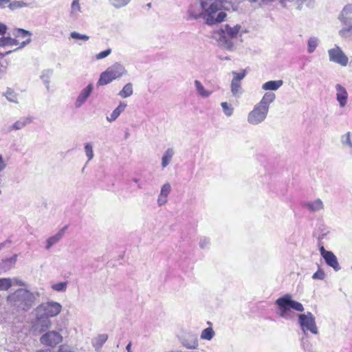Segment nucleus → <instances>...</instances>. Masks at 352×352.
<instances>
[{"label":"nucleus","instance_id":"nucleus-51","mask_svg":"<svg viewBox=\"0 0 352 352\" xmlns=\"http://www.w3.org/2000/svg\"><path fill=\"white\" fill-rule=\"evenodd\" d=\"M6 31H7V26L3 23H0V34L4 35L6 32Z\"/></svg>","mask_w":352,"mask_h":352},{"label":"nucleus","instance_id":"nucleus-24","mask_svg":"<svg viewBox=\"0 0 352 352\" xmlns=\"http://www.w3.org/2000/svg\"><path fill=\"white\" fill-rule=\"evenodd\" d=\"M126 107V104L124 102H120L118 107L112 112L110 117L107 118L109 122L114 121L118 118L122 112H123Z\"/></svg>","mask_w":352,"mask_h":352},{"label":"nucleus","instance_id":"nucleus-11","mask_svg":"<svg viewBox=\"0 0 352 352\" xmlns=\"http://www.w3.org/2000/svg\"><path fill=\"white\" fill-rule=\"evenodd\" d=\"M329 59L331 61L346 66L348 64V57L338 47L329 50Z\"/></svg>","mask_w":352,"mask_h":352},{"label":"nucleus","instance_id":"nucleus-57","mask_svg":"<svg viewBox=\"0 0 352 352\" xmlns=\"http://www.w3.org/2000/svg\"><path fill=\"white\" fill-rule=\"evenodd\" d=\"M131 343L127 344V346L126 347L127 352H129V351H131Z\"/></svg>","mask_w":352,"mask_h":352},{"label":"nucleus","instance_id":"nucleus-40","mask_svg":"<svg viewBox=\"0 0 352 352\" xmlns=\"http://www.w3.org/2000/svg\"><path fill=\"white\" fill-rule=\"evenodd\" d=\"M71 37L74 38V39H81V40H83V41H87L89 40V36H87V35H85V34H80L76 32H73L71 33L70 34Z\"/></svg>","mask_w":352,"mask_h":352},{"label":"nucleus","instance_id":"nucleus-17","mask_svg":"<svg viewBox=\"0 0 352 352\" xmlns=\"http://www.w3.org/2000/svg\"><path fill=\"white\" fill-rule=\"evenodd\" d=\"M326 262V263L333 268L335 271H339L340 270V266L338 263V259L335 254L330 252L327 255L324 256L323 258Z\"/></svg>","mask_w":352,"mask_h":352},{"label":"nucleus","instance_id":"nucleus-20","mask_svg":"<svg viewBox=\"0 0 352 352\" xmlns=\"http://www.w3.org/2000/svg\"><path fill=\"white\" fill-rule=\"evenodd\" d=\"M93 89V87L91 85H89L87 86L80 94L77 100H76V106L80 107L82 104L87 100V98L89 96Z\"/></svg>","mask_w":352,"mask_h":352},{"label":"nucleus","instance_id":"nucleus-8","mask_svg":"<svg viewBox=\"0 0 352 352\" xmlns=\"http://www.w3.org/2000/svg\"><path fill=\"white\" fill-rule=\"evenodd\" d=\"M62 341L63 336L59 331H48L40 338L41 344L51 347H55Z\"/></svg>","mask_w":352,"mask_h":352},{"label":"nucleus","instance_id":"nucleus-19","mask_svg":"<svg viewBox=\"0 0 352 352\" xmlns=\"http://www.w3.org/2000/svg\"><path fill=\"white\" fill-rule=\"evenodd\" d=\"M170 190L171 188L169 184L167 183L163 185L157 199L158 204L160 205H164L167 202V197L170 192Z\"/></svg>","mask_w":352,"mask_h":352},{"label":"nucleus","instance_id":"nucleus-61","mask_svg":"<svg viewBox=\"0 0 352 352\" xmlns=\"http://www.w3.org/2000/svg\"><path fill=\"white\" fill-rule=\"evenodd\" d=\"M351 269H352V266H351Z\"/></svg>","mask_w":352,"mask_h":352},{"label":"nucleus","instance_id":"nucleus-44","mask_svg":"<svg viewBox=\"0 0 352 352\" xmlns=\"http://www.w3.org/2000/svg\"><path fill=\"white\" fill-rule=\"evenodd\" d=\"M324 277H325L324 272L320 268L312 276V278L314 279H319V280H323L324 278Z\"/></svg>","mask_w":352,"mask_h":352},{"label":"nucleus","instance_id":"nucleus-48","mask_svg":"<svg viewBox=\"0 0 352 352\" xmlns=\"http://www.w3.org/2000/svg\"><path fill=\"white\" fill-rule=\"evenodd\" d=\"M6 96L8 99H9L11 101H14V99H16V95L14 93V91L10 89H8L6 92Z\"/></svg>","mask_w":352,"mask_h":352},{"label":"nucleus","instance_id":"nucleus-27","mask_svg":"<svg viewBox=\"0 0 352 352\" xmlns=\"http://www.w3.org/2000/svg\"><path fill=\"white\" fill-rule=\"evenodd\" d=\"M214 336V331L211 327L204 329L201 333V339L210 340Z\"/></svg>","mask_w":352,"mask_h":352},{"label":"nucleus","instance_id":"nucleus-12","mask_svg":"<svg viewBox=\"0 0 352 352\" xmlns=\"http://www.w3.org/2000/svg\"><path fill=\"white\" fill-rule=\"evenodd\" d=\"M340 19L344 25L349 26L346 31L352 30V4H348L343 8ZM344 31L345 30H341L340 33L343 34Z\"/></svg>","mask_w":352,"mask_h":352},{"label":"nucleus","instance_id":"nucleus-9","mask_svg":"<svg viewBox=\"0 0 352 352\" xmlns=\"http://www.w3.org/2000/svg\"><path fill=\"white\" fill-rule=\"evenodd\" d=\"M12 39L19 42L16 49H21L30 43L32 33L24 29L16 28L12 32Z\"/></svg>","mask_w":352,"mask_h":352},{"label":"nucleus","instance_id":"nucleus-49","mask_svg":"<svg viewBox=\"0 0 352 352\" xmlns=\"http://www.w3.org/2000/svg\"><path fill=\"white\" fill-rule=\"evenodd\" d=\"M58 352H74L69 349V346L66 345H60Z\"/></svg>","mask_w":352,"mask_h":352},{"label":"nucleus","instance_id":"nucleus-36","mask_svg":"<svg viewBox=\"0 0 352 352\" xmlns=\"http://www.w3.org/2000/svg\"><path fill=\"white\" fill-rule=\"evenodd\" d=\"M221 107L223 108L224 113L227 116H230L233 113V108L226 102H221Z\"/></svg>","mask_w":352,"mask_h":352},{"label":"nucleus","instance_id":"nucleus-28","mask_svg":"<svg viewBox=\"0 0 352 352\" xmlns=\"http://www.w3.org/2000/svg\"><path fill=\"white\" fill-rule=\"evenodd\" d=\"M133 94V87L131 83H128L124 86L122 89L120 91L119 95L122 98H127Z\"/></svg>","mask_w":352,"mask_h":352},{"label":"nucleus","instance_id":"nucleus-21","mask_svg":"<svg viewBox=\"0 0 352 352\" xmlns=\"http://www.w3.org/2000/svg\"><path fill=\"white\" fill-rule=\"evenodd\" d=\"M32 122V119L30 117L22 118L11 125L9 127V131L21 129Z\"/></svg>","mask_w":352,"mask_h":352},{"label":"nucleus","instance_id":"nucleus-59","mask_svg":"<svg viewBox=\"0 0 352 352\" xmlns=\"http://www.w3.org/2000/svg\"><path fill=\"white\" fill-rule=\"evenodd\" d=\"M6 243V242H3V243H0V250H1L5 246Z\"/></svg>","mask_w":352,"mask_h":352},{"label":"nucleus","instance_id":"nucleus-1","mask_svg":"<svg viewBox=\"0 0 352 352\" xmlns=\"http://www.w3.org/2000/svg\"><path fill=\"white\" fill-rule=\"evenodd\" d=\"M35 296L26 289H19L7 296V301L10 306L17 310L28 311L33 306Z\"/></svg>","mask_w":352,"mask_h":352},{"label":"nucleus","instance_id":"nucleus-60","mask_svg":"<svg viewBox=\"0 0 352 352\" xmlns=\"http://www.w3.org/2000/svg\"><path fill=\"white\" fill-rule=\"evenodd\" d=\"M201 6H202L203 8H204V3L202 2L201 3Z\"/></svg>","mask_w":352,"mask_h":352},{"label":"nucleus","instance_id":"nucleus-10","mask_svg":"<svg viewBox=\"0 0 352 352\" xmlns=\"http://www.w3.org/2000/svg\"><path fill=\"white\" fill-rule=\"evenodd\" d=\"M268 110L266 107L257 104L253 110L249 113L248 120L250 123L256 124L265 120Z\"/></svg>","mask_w":352,"mask_h":352},{"label":"nucleus","instance_id":"nucleus-2","mask_svg":"<svg viewBox=\"0 0 352 352\" xmlns=\"http://www.w3.org/2000/svg\"><path fill=\"white\" fill-rule=\"evenodd\" d=\"M276 305L279 309V316L281 318L287 320L292 318V309L300 312L304 311L302 305L299 302L292 300V296L289 294H286L282 297L278 298L276 300Z\"/></svg>","mask_w":352,"mask_h":352},{"label":"nucleus","instance_id":"nucleus-56","mask_svg":"<svg viewBox=\"0 0 352 352\" xmlns=\"http://www.w3.org/2000/svg\"><path fill=\"white\" fill-rule=\"evenodd\" d=\"M5 67L0 63V74L3 72Z\"/></svg>","mask_w":352,"mask_h":352},{"label":"nucleus","instance_id":"nucleus-39","mask_svg":"<svg viewBox=\"0 0 352 352\" xmlns=\"http://www.w3.org/2000/svg\"><path fill=\"white\" fill-rule=\"evenodd\" d=\"M241 89V82H235L234 80L232 81L231 83V90L233 94H236L239 93Z\"/></svg>","mask_w":352,"mask_h":352},{"label":"nucleus","instance_id":"nucleus-22","mask_svg":"<svg viewBox=\"0 0 352 352\" xmlns=\"http://www.w3.org/2000/svg\"><path fill=\"white\" fill-rule=\"evenodd\" d=\"M108 338V336L107 334H100L98 335L92 342L93 346L95 348L96 351H99L102 346V345L105 343Z\"/></svg>","mask_w":352,"mask_h":352},{"label":"nucleus","instance_id":"nucleus-53","mask_svg":"<svg viewBox=\"0 0 352 352\" xmlns=\"http://www.w3.org/2000/svg\"><path fill=\"white\" fill-rule=\"evenodd\" d=\"M346 142L349 145L351 146V140H350V133H347L346 134Z\"/></svg>","mask_w":352,"mask_h":352},{"label":"nucleus","instance_id":"nucleus-38","mask_svg":"<svg viewBox=\"0 0 352 352\" xmlns=\"http://www.w3.org/2000/svg\"><path fill=\"white\" fill-rule=\"evenodd\" d=\"M131 0H111L112 5L117 8H122L129 3Z\"/></svg>","mask_w":352,"mask_h":352},{"label":"nucleus","instance_id":"nucleus-55","mask_svg":"<svg viewBox=\"0 0 352 352\" xmlns=\"http://www.w3.org/2000/svg\"><path fill=\"white\" fill-rule=\"evenodd\" d=\"M10 52H11V51L6 52H5L4 54L0 53V58H3V57H4V56H6V55H7V54H10Z\"/></svg>","mask_w":352,"mask_h":352},{"label":"nucleus","instance_id":"nucleus-33","mask_svg":"<svg viewBox=\"0 0 352 352\" xmlns=\"http://www.w3.org/2000/svg\"><path fill=\"white\" fill-rule=\"evenodd\" d=\"M301 346L305 351H310L311 349V344L309 341L308 333L303 334L301 338Z\"/></svg>","mask_w":352,"mask_h":352},{"label":"nucleus","instance_id":"nucleus-42","mask_svg":"<svg viewBox=\"0 0 352 352\" xmlns=\"http://www.w3.org/2000/svg\"><path fill=\"white\" fill-rule=\"evenodd\" d=\"M233 75H234V78L232 79V80H234L235 82H240L241 80H242L245 77V71L243 70L240 73L234 72Z\"/></svg>","mask_w":352,"mask_h":352},{"label":"nucleus","instance_id":"nucleus-23","mask_svg":"<svg viewBox=\"0 0 352 352\" xmlns=\"http://www.w3.org/2000/svg\"><path fill=\"white\" fill-rule=\"evenodd\" d=\"M275 99V94L274 93L267 92L263 96V98L258 103V104L261 105L263 107H266L267 109H269V105L271 102H272Z\"/></svg>","mask_w":352,"mask_h":352},{"label":"nucleus","instance_id":"nucleus-52","mask_svg":"<svg viewBox=\"0 0 352 352\" xmlns=\"http://www.w3.org/2000/svg\"><path fill=\"white\" fill-rule=\"evenodd\" d=\"M320 252L321 254V256L324 258V256L327 255L331 251H327L324 249L323 246H321L320 248Z\"/></svg>","mask_w":352,"mask_h":352},{"label":"nucleus","instance_id":"nucleus-31","mask_svg":"<svg viewBox=\"0 0 352 352\" xmlns=\"http://www.w3.org/2000/svg\"><path fill=\"white\" fill-rule=\"evenodd\" d=\"M11 278H0V291H7L12 287Z\"/></svg>","mask_w":352,"mask_h":352},{"label":"nucleus","instance_id":"nucleus-43","mask_svg":"<svg viewBox=\"0 0 352 352\" xmlns=\"http://www.w3.org/2000/svg\"><path fill=\"white\" fill-rule=\"evenodd\" d=\"M85 151L88 157V160H91L94 156L92 146L89 144H87L85 146Z\"/></svg>","mask_w":352,"mask_h":352},{"label":"nucleus","instance_id":"nucleus-54","mask_svg":"<svg viewBox=\"0 0 352 352\" xmlns=\"http://www.w3.org/2000/svg\"><path fill=\"white\" fill-rule=\"evenodd\" d=\"M5 167L2 157L0 155V171Z\"/></svg>","mask_w":352,"mask_h":352},{"label":"nucleus","instance_id":"nucleus-6","mask_svg":"<svg viewBox=\"0 0 352 352\" xmlns=\"http://www.w3.org/2000/svg\"><path fill=\"white\" fill-rule=\"evenodd\" d=\"M62 309V305L54 301L43 302L38 305L35 311L38 312L39 316H46L49 318L56 316Z\"/></svg>","mask_w":352,"mask_h":352},{"label":"nucleus","instance_id":"nucleus-14","mask_svg":"<svg viewBox=\"0 0 352 352\" xmlns=\"http://www.w3.org/2000/svg\"><path fill=\"white\" fill-rule=\"evenodd\" d=\"M182 344L188 349H196L198 346L197 338L192 334H188L182 339Z\"/></svg>","mask_w":352,"mask_h":352},{"label":"nucleus","instance_id":"nucleus-13","mask_svg":"<svg viewBox=\"0 0 352 352\" xmlns=\"http://www.w3.org/2000/svg\"><path fill=\"white\" fill-rule=\"evenodd\" d=\"M68 228V225L65 226L63 228H62L58 233H56L55 235L50 237L47 239L46 241V246L45 248L47 250H49L51 247H52L54 245L56 244L63 236L65 231Z\"/></svg>","mask_w":352,"mask_h":352},{"label":"nucleus","instance_id":"nucleus-37","mask_svg":"<svg viewBox=\"0 0 352 352\" xmlns=\"http://www.w3.org/2000/svg\"><path fill=\"white\" fill-rule=\"evenodd\" d=\"M52 288L56 292H65L67 289L66 282H60L52 286Z\"/></svg>","mask_w":352,"mask_h":352},{"label":"nucleus","instance_id":"nucleus-30","mask_svg":"<svg viewBox=\"0 0 352 352\" xmlns=\"http://www.w3.org/2000/svg\"><path fill=\"white\" fill-rule=\"evenodd\" d=\"M195 87L197 88L198 93L202 97H208L210 95L211 92L206 91L204 89V86L201 85V83L199 80H196L195 81Z\"/></svg>","mask_w":352,"mask_h":352},{"label":"nucleus","instance_id":"nucleus-45","mask_svg":"<svg viewBox=\"0 0 352 352\" xmlns=\"http://www.w3.org/2000/svg\"><path fill=\"white\" fill-rule=\"evenodd\" d=\"M111 50L107 49V50L100 52V53L96 54V57L97 59H102V58H104L107 57V56H109L111 54Z\"/></svg>","mask_w":352,"mask_h":352},{"label":"nucleus","instance_id":"nucleus-29","mask_svg":"<svg viewBox=\"0 0 352 352\" xmlns=\"http://www.w3.org/2000/svg\"><path fill=\"white\" fill-rule=\"evenodd\" d=\"M28 6V3L23 1H13L10 0V4L8 5V8L11 10H14L19 8H22Z\"/></svg>","mask_w":352,"mask_h":352},{"label":"nucleus","instance_id":"nucleus-35","mask_svg":"<svg viewBox=\"0 0 352 352\" xmlns=\"http://www.w3.org/2000/svg\"><path fill=\"white\" fill-rule=\"evenodd\" d=\"M318 45V40L316 38H310L308 41V52H314Z\"/></svg>","mask_w":352,"mask_h":352},{"label":"nucleus","instance_id":"nucleus-46","mask_svg":"<svg viewBox=\"0 0 352 352\" xmlns=\"http://www.w3.org/2000/svg\"><path fill=\"white\" fill-rule=\"evenodd\" d=\"M210 245V240L208 238L204 237L200 239L199 246L201 249L207 248Z\"/></svg>","mask_w":352,"mask_h":352},{"label":"nucleus","instance_id":"nucleus-47","mask_svg":"<svg viewBox=\"0 0 352 352\" xmlns=\"http://www.w3.org/2000/svg\"><path fill=\"white\" fill-rule=\"evenodd\" d=\"M11 283H12V286L13 285H19V286H25L26 284L24 281H23L22 280H21L20 278H11Z\"/></svg>","mask_w":352,"mask_h":352},{"label":"nucleus","instance_id":"nucleus-3","mask_svg":"<svg viewBox=\"0 0 352 352\" xmlns=\"http://www.w3.org/2000/svg\"><path fill=\"white\" fill-rule=\"evenodd\" d=\"M241 30V26L240 25L231 27L227 24L223 29L221 28L214 32V34L219 43L227 48L230 49L232 47V43L230 40L236 38Z\"/></svg>","mask_w":352,"mask_h":352},{"label":"nucleus","instance_id":"nucleus-15","mask_svg":"<svg viewBox=\"0 0 352 352\" xmlns=\"http://www.w3.org/2000/svg\"><path fill=\"white\" fill-rule=\"evenodd\" d=\"M336 90H337V100L338 101L340 107H343L346 105L348 98V94L343 87H342L340 85H336Z\"/></svg>","mask_w":352,"mask_h":352},{"label":"nucleus","instance_id":"nucleus-25","mask_svg":"<svg viewBox=\"0 0 352 352\" xmlns=\"http://www.w3.org/2000/svg\"><path fill=\"white\" fill-rule=\"evenodd\" d=\"M283 85L282 80L268 81L263 85L265 90H276Z\"/></svg>","mask_w":352,"mask_h":352},{"label":"nucleus","instance_id":"nucleus-4","mask_svg":"<svg viewBox=\"0 0 352 352\" xmlns=\"http://www.w3.org/2000/svg\"><path fill=\"white\" fill-rule=\"evenodd\" d=\"M126 72L124 67L119 64L115 63L109 67L104 72H102L97 82L98 86L106 85L113 80L120 78Z\"/></svg>","mask_w":352,"mask_h":352},{"label":"nucleus","instance_id":"nucleus-58","mask_svg":"<svg viewBox=\"0 0 352 352\" xmlns=\"http://www.w3.org/2000/svg\"><path fill=\"white\" fill-rule=\"evenodd\" d=\"M326 234H327V232H322L319 236V239H322L324 237V236H325Z\"/></svg>","mask_w":352,"mask_h":352},{"label":"nucleus","instance_id":"nucleus-41","mask_svg":"<svg viewBox=\"0 0 352 352\" xmlns=\"http://www.w3.org/2000/svg\"><path fill=\"white\" fill-rule=\"evenodd\" d=\"M71 10L72 13L80 12V6L79 3V0H73L71 6Z\"/></svg>","mask_w":352,"mask_h":352},{"label":"nucleus","instance_id":"nucleus-16","mask_svg":"<svg viewBox=\"0 0 352 352\" xmlns=\"http://www.w3.org/2000/svg\"><path fill=\"white\" fill-rule=\"evenodd\" d=\"M35 314L37 324L41 327V331H44L45 329L51 327L52 322L49 317L46 316H39L37 311H35Z\"/></svg>","mask_w":352,"mask_h":352},{"label":"nucleus","instance_id":"nucleus-32","mask_svg":"<svg viewBox=\"0 0 352 352\" xmlns=\"http://www.w3.org/2000/svg\"><path fill=\"white\" fill-rule=\"evenodd\" d=\"M173 155V152L171 149H168L165 154L162 157V165L163 168H165L169 164L172 157Z\"/></svg>","mask_w":352,"mask_h":352},{"label":"nucleus","instance_id":"nucleus-7","mask_svg":"<svg viewBox=\"0 0 352 352\" xmlns=\"http://www.w3.org/2000/svg\"><path fill=\"white\" fill-rule=\"evenodd\" d=\"M219 10L220 8L216 3H212L208 8L206 9L204 17L208 25H211L225 20L227 14L223 12H220L215 17L216 13Z\"/></svg>","mask_w":352,"mask_h":352},{"label":"nucleus","instance_id":"nucleus-34","mask_svg":"<svg viewBox=\"0 0 352 352\" xmlns=\"http://www.w3.org/2000/svg\"><path fill=\"white\" fill-rule=\"evenodd\" d=\"M308 208L312 211L319 210L322 208V202L317 199L311 203L307 204Z\"/></svg>","mask_w":352,"mask_h":352},{"label":"nucleus","instance_id":"nucleus-5","mask_svg":"<svg viewBox=\"0 0 352 352\" xmlns=\"http://www.w3.org/2000/svg\"><path fill=\"white\" fill-rule=\"evenodd\" d=\"M298 320L303 334L307 333L308 331L314 334H318L315 317L311 312L298 315Z\"/></svg>","mask_w":352,"mask_h":352},{"label":"nucleus","instance_id":"nucleus-26","mask_svg":"<svg viewBox=\"0 0 352 352\" xmlns=\"http://www.w3.org/2000/svg\"><path fill=\"white\" fill-rule=\"evenodd\" d=\"M19 42L16 40L12 39V36H3L0 38V47L15 46Z\"/></svg>","mask_w":352,"mask_h":352},{"label":"nucleus","instance_id":"nucleus-18","mask_svg":"<svg viewBox=\"0 0 352 352\" xmlns=\"http://www.w3.org/2000/svg\"><path fill=\"white\" fill-rule=\"evenodd\" d=\"M17 255L15 254L13 256L3 259L0 262V269L3 272H7L11 270L16 262Z\"/></svg>","mask_w":352,"mask_h":352},{"label":"nucleus","instance_id":"nucleus-50","mask_svg":"<svg viewBox=\"0 0 352 352\" xmlns=\"http://www.w3.org/2000/svg\"><path fill=\"white\" fill-rule=\"evenodd\" d=\"M10 0H0V8L8 7Z\"/></svg>","mask_w":352,"mask_h":352}]
</instances>
